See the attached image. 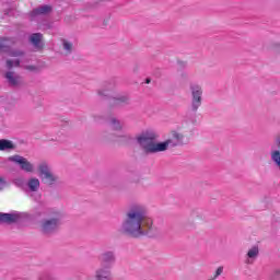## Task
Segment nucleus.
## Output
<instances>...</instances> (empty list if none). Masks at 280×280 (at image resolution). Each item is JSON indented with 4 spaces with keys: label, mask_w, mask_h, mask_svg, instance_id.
<instances>
[{
    "label": "nucleus",
    "mask_w": 280,
    "mask_h": 280,
    "mask_svg": "<svg viewBox=\"0 0 280 280\" xmlns=\"http://www.w3.org/2000/svg\"><path fill=\"white\" fill-rule=\"evenodd\" d=\"M148 215V207L142 203L132 205L125 214L120 231L130 237H143L154 225V220Z\"/></svg>",
    "instance_id": "obj_1"
},
{
    "label": "nucleus",
    "mask_w": 280,
    "mask_h": 280,
    "mask_svg": "<svg viewBox=\"0 0 280 280\" xmlns=\"http://www.w3.org/2000/svg\"><path fill=\"white\" fill-rule=\"evenodd\" d=\"M159 135L152 130L143 131L136 137L138 145L145 154H159L160 152H167L170 148L177 145H185V133L180 129L172 130L171 137L165 141H156Z\"/></svg>",
    "instance_id": "obj_2"
},
{
    "label": "nucleus",
    "mask_w": 280,
    "mask_h": 280,
    "mask_svg": "<svg viewBox=\"0 0 280 280\" xmlns=\"http://www.w3.org/2000/svg\"><path fill=\"white\" fill-rule=\"evenodd\" d=\"M60 226V212H48L39 221L38 229L44 235L56 233Z\"/></svg>",
    "instance_id": "obj_3"
},
{
    "label": "nucleus",
    "mask_w": 280,
    "mask_h": 280,
    "mask_svg": "<svg viewBox=\"0 0 280 280\" xmlns=\"http://www.w3.org/2000/svg\"><path fill=\"white\" fill-rule=\"evenodd\" d=\"M108 126L114 131L113 141H116V143H127V141H130V136L121 131L124 130V124L119 119L110 117L108 119Z\"/></svg>",
    "instance_id": "obj_4"
},
{
    "label": "nucleus",
    "mask_w": 280,
    "mask_h": 280,
    "mask_svg": "<svg viewBox=\"0 0 280 280\" xmlns=\"http://www.w3.org/2000/svg\"><path fill=\"white\" fill-rule=\"evenodd\" d=\"M8 161L10 163H15V165H19L20 170L22 172H25L26 174H34L36 172V165L27 160V158L22 155H12L8 158Z\"/></svg>",
    "instance_id": "obj_5"
},
{
    "label": "nucleus",
    "mask_w": 280,
    "mask_h": 280,
    "mask_svg": "<svg viewBox=\"0 0 280 280\" xmlns=\"http://www.w3.org/2000/svg\"><path fill=\"white\" fill-rule=\"evenodd\" d=\"M191 91V110H198L202 106V86L190 84Z\"/></svg>",
    "instance_id": "obj_6"
},
{
    "label": "nucleus",
    "mask_w": 280,
    "mask_h": 280,
    "mask_svg": "<svg viewBox=\"0 0 280 280\" xmlns=\"http://www.w3.org/2000/svg\"><path fill=\"white\" fill-rule=\"evenodd\" d=\"M23 57V51L12 50L7 54L5 67L7 69H12L21 65V58Z\"/></svg>",
    "instance_id": "obj_7"
},
{
    "label": "nucleus",
    "mask_w": 280,
    "mask_h": 280,
    "mask_svg": "<svg viewBox=\"0 0 280 280\" xmlns=\"http://www.w3.org/2000/svg\"><path fill=\"white\" fill-rule=\"evenodd\" d=\"M94 280H113V269L109 266H101L94 272Z\"/></svg>",
    "instance_id": "obj_8"
},
{
    "label": "nucleus",
    "mask_w": 280,
    "mask_h": 280,
    "mask_svg": "<svg viewBox=\"0 0 280 280\" xmlns=\"http://www.w3.org/2000/svg\"><path fill=\"white\" fill-rule=\"evenodd\" d=\"M4 78L10 86H21L23 84V79L19 74H15L14 71H7Z\"/></svg>",
    "instance_id": "obj_9"
},
{
    "label": "nucleus",
    "mask_w": 280,
    "mask_h": 280,
    "mask_svg": "<svg viewBox=\"0 0 280 280\" xmlns=\"http://www.w3.org/2000/svg\"><path fill=\"white\" fill-rule=\"evenodd\" d=\"M257 257H259V245H254L247 250L245 255V264H255Z\"/></svg>",
    "instance_id": "obj_10"
},
{
    "label": "nucleus",
    "mask_w": 280,
    "mask_h": 280,
    "mask_svg": "<svg viewBox=\"0 0 280 280\" xmlns=\"http://www.w3.org/2000/svg\"><path fill=\"white\" fill-rule=\"evenodd\" d=\"M101 266H108L113 269V264H115V254L113 252H105L100 256Z\"/></svg>",
    "instance_id": "obj_11"
},
{
    "label": "nucleus",
    "mask_w": 280,
    "mask_h": 280,
    "mask_svg": "<svg viewBox=\"0 0 280 280\" xmlns=\"http://www.w3.org/2000/svg\"><path fill=\"white\" fill-rule=\"evenodd\" d=\"M60 47L63 56H70V54H73V42H71V39L61 38Z\"/></svg>",
    "instance_id": "obj_12"
},
{
    "label": "nucleus",
    "mask_w": 280,
    "mask_h": 280,
    "mask_svg": "<svg viewBox=\"0 0 280 280\" xmlns=\"http://www.w3.org/2000/svg\"><path fill=\"white\" fill-rule=\"evenodd\" d=\"M44 182V185H47L48 187H52V185H56L59 180L58 175H56L54 172L46 173L43 177H40Z\"/></svg>",
    "instance_id": "obj_13"
},
{
    "label": "nucleus",
    "mask_w": 280,
    "mask_h": 280,
    "mask_svg": "<svg viewBox=\"0 0 280 280\" xmlns=\"http://www.w3.org/2000/svg\"><path fill=\"white\" fill-rule=\"evenodd\" d=\"M51 172V166L49 165V162L42 161L37 164V174L42 178L46 174H49Z\"/></svg>",
    "instance_id": "obj_14"
},
{
    "label": "nucleus",
    "mask_w": 280,
    "mask_h": 280,
    "mask_svg": "<svg viewBox=\"0 0 280 280\" xmlns=\"http://www.w3.org/2000/svg\"><path fill=\"white\" fill-rule=\"evenodd\" d=\"M19 214L16 213H0V222L4 224H12V222H19Z\"/></svg>",
    "instance_id": "obj_15"
},
{
    "label": "nucleus",
    "mask_w": 280,
    "mask_h": 280,
    "mask_svg": "<svg viewBox=\"0 0 280 280\" xmlns=\"http://www.w3.org/2000/svg\"><path fill=\"white\" fill-rule=\"evenodd\" d=\"M26 186L30 191L36 192L40 189V179L38 177H30Z\"/></svg>",
    "instance_id": "obj_16"
},
{
    "label": "nucleus",
    "mask_w": 280,
    "mask_h": 280,
    "mask_svg": "<svg viewBox=\"0 0 280 280\" xmlns=\"http://www.w3.org/2000/svg\"><path fill=\"white\" fill-rule=\"evenodd\" d=\"M30 40L32 43V45H34V47H36L37 49H40V47H43L40 45L42 40H43V34L40 33H34L30 36Z\"/></svg>",
    "instance_id": "obj_17"
},
{
    "label": "nucleus",
    "mask_w": 280,
    "mask_h": 280,
    "mask_svg": "<svg viewBox=\"0 0 280 280\" xmlns=\"http://www.w3.org/2000/svg\"><path fill=\"white\" fill-rule=\"evenodd\" d=\"M5 150H14V142L7 139L0 140V151L4 152Z\"/></svg>",
    "instance_id": "obj_18"
},
{
    "label": "nucleus",
    "mask_w": 280,
    "mask_h": 280,
    "mask_svg": "<svg viewBox=\"0 0 280 280\" xmlns=\"http://www.w3.org/2000/svg\"><path fill=\"white\" fill-rule=\"evenodd\" d=\"M271 161L275 163L276 167L280 171V151L275 149L270 152Z\"/></svg>",
    "instance_id": "obj_19"
},
{
    "label": "nucleus",
    "mask_w": 280,
    "mask_h": 280,
    "mask_svg": "<svg viewBox=\"0 0 280 280\" xmlns=\"http://www.w3.org/2000/svg\"><path fill=\"white\" fill-rule=\"evenodd\" d=\"M49 12H51V7L43 5L33 10L32 14L33 16H36L37 14H49Z\"/></svg>",
    "instance_id": "obj_20"
},
{
    "label": "nucleus",
    "mask_w": 280,
    "mask_h": 280,
    "mask_svg": "<svg viewBox=\"0 0 280 280\" xmlns=\"http://www.w3.org/2000/svg\"><path fill=\"white\" fill-rule=\"evenodd\" d=\"M0 51H8V42L0 39Z\"/></svg>",
    "instance_id": "obj_21"
},
{
    "label": "nucleus",
    "mask_w": 280,
    "mask_h": 280,
    "mask_svg": "<svg viewBox=\"0 0 280 280\" xmlns=\"http://www.w3.org/2000/svg\"><path fill=\"white\" fill-rule=\"evenodd\" d=\"M222 272H224V267H218V269L215 270L214 279H218V277H220Z\"/></svg>",
    "instance_id": "obj_22"
},
{
    "label": "nucleus",
    "mask_w": 280,
    "mask_h": 280,
    "mask_svg": "<svg viewBox=\"0 0 280 280\" xmlns=\"http://www.w3.org/2000/svg\"><path fill=\"white\" fill-rule=\"evenodd\" d=\"M7 183L3 178L0 177V189H3L4 187H7Z\"/></svg>",
    "instance_id": "obj_23"
},
{
    "label": "nucleus",
    "mask_w": 280,
    "mask_h": 280,
    "mask_svg": "<svg viewBox=\"0 0 280 280\" xmlns=\"http://www.w3.org/2000/svg\"><path fill=\"white\" fill-rule=\"evenodd\" d=\"M26 69H28V71H36V68L34 66L27 67Z\"/></svg>",
    "instance_id": "obj_24"
},
{
    "label": "nucleus",
    "mask_w": 280,
    "mask_h": 280,
    "mask_svg": "<svg viewBox=\"0 0 280 280\" xmlns=\"http://www.w3.org/2000/svg\"><path fill=\"white\" fill-rule=\"evenodd\" d=\"M97 93H106L105 90H98Z\"/></svg>",
    "instance_id": "obj_25"
}]
</instances>
